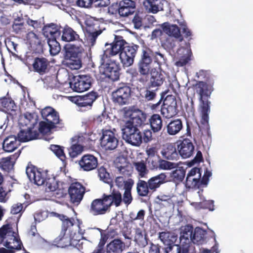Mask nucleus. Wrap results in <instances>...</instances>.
Wrapping results in <instances>:
<instances>
[{"label":"nucleus","mask_w":253,"mask_h":253,"mask_svg":"<svg viewBox=\"0 0 253 253\" xmlns=\"http://www.w3.org/2000/svg\"><path fill=\"white\" fill-rule=\"evenodd\" d=\"M26 39L31 47L41 45V40L38 36L33 32H29L26 35Z\"/></svg>","instance_id":"nucleus-51"},{"label":"nucleus","mask_w":253,"mask_h":253,"mask_svg":"<svg viewBox=\"0 0 253 253\" xmlns=\"http://www.w3.org/2000/svg\"><path fill=\"white\" fill-rule=\"evenodd\" d=\"M45 189L47 191H54L56 189V184L53 179H51L47 177L46 181L44 184Z\"/></svg>","instance_id":"nucleus-61"},{"label":"nucleus","mask_w":253,"mask_h":253,"mask_svg":"<svg viewBox=\"0 0 253 253\" xmlns=\"http://www.w3.org/2000/svg\"><path fill=\"white\" fill-rule=\"evenodd\" d=\"M65 57L67 64L72 70H78L82 65V58L84 52L83 47L75 44H67L64 47Z\"/></svg>","instance_id":"nucleus-5"},{"label":"nucleus","mask_w":253,"mask_h":253,"mask_svg":"<svg viewBox=\"0 0 253 253\" xmlns=\"http://www.w3.org/2000/svg\"><path fill=\"white\" fill-rule=\"evenodd\" d=\"M50 148L55 155L63 162V163H66V157L64 153L63 147L57 145H51Z\"/></svg>","instance_id":"nucleus-50"},{"label":"nucleus","mask_w":253,"mask_h":253,"mask_svg":"<svg viewBox=\"0 0 253 253\" xmlns=\"http://www.w3.org/2000/svg\"><path fill=\"white\" fill-rule=\"evenodd\" d=\"M186 174V170L183 167H178L173 170L170 174V177L175 183H179L183 181Z\"/></svg>","instance_id":"nucleus-46"},{"label":"nucleus","mask_w":253,"mask_h":253,"mask_svg":"<svg viewBox=\"0 0 253 253\" xmlns=\"http://www.w3.org/2000/svg\"><path fill=\"white\" fill-rule=\"evenodd\" d=\"M127 44L128 43L122 36L115 35L112 43H105L106 49L102 55V63H105L109 58L120 53Z\"/></svg>","instance_id":"nucleus-6"},{"label":"nucleus","mask_w":253,"mask_h":253,"mask_svg":"<svg viewBox=\"0 0 253 253\" xmlns=\"http://www.w3.org/2000/svg\"><path fill=\"white\" fill-rule=\"evenodd\" d=\"M139 46L136 44H127L120 53V58L124 66L129 67L134 62V59L137 53Z\"/></svg>","instance_id":"nucleus-15"},{"label":"nucleus","mask_w":253,"mask_h":253,"mask_svg":"<svg viewBox=\"0 0 253 253\" xmlns=\"http://www.w3.org/2000/svg\"><path fill=\"white\" fill-rule=\"evenodd\" d=\"M91 77L89 75H79L73 78V83L68 84L74 91L82 92L87 90L91 85Z\"/></svg>","instance_id":"nucleus-13"},{"label":"nucleus","mask_w":253,"mask_h":253,"mask_svg":"<svg viewBox=\"0 0 253 253\" xmlns=\"http://www.w3.org/2000/svg\"><path fill=\"white\" fill-rule=\"evenodd\" d=\"M0 244L13 251L20 250L23 246L18 235L13 230L12 225L6 224L0 228Z\"/></svg>","instance_id":"nucleus-2"},{"label":"nucleus","mask_w":253,"mask_h":253,"mask_svg":"<svg viewBox=\"0 0 253 253\" xmlns=\"http://www.w3.org/2000/svg\"><path fill=\"white\" fill-rule=\"evenodd\" d=\"M50 70V61L43 56L36 57L33 62V71L42 76L47 74Z\"/></svg>","instance_id":"nucleus-20"},{"label":"nucleus","mask_w":253,"mask_h":253,"mask_svg":"<svg viewBox=\"0 0 253 253\" xmlns=\"http://www.w3.org/2000/svg\"><path fill=\"white\" fill-rule=\"evenodd\" d=\"M162 27L163 31L167 34L178 39L180 42L183 41V38L180 34V29L176 25H169L168 23H165Z\"/></svg>","instance_id":"nucleus-35"},{"label":"nucleus","mask_w":253,"mask_h":253,"mask_svg":"<svg viewBox=\"0 0 253 253\" xmlns=\"http://www.w3.org/2000/svg\"><path fill=\"white\" fill-rule=\"evenodd\" d=\"M133 165L135 167V169L138 172L139 176L141 177H144L147 175L149 172L146 166V163L141 160L139 162L133 163Z\"/></svg>","instance_id":"nucleus-48"},{"label":"nucleus","mask_w":253,"mask_h":253,"mask_svg":"<svg viewBox=\"0 0 253 253\" xmlns=\"http://www.w3.org/2000/svg\"><path fill=\"white\" fill-rule=\"evenodd\" d=\"M0 104L3 108L4 110L8 113H11L16 110L17 106L11 98L4 97L1 99Z\"/></svg>","instance_id":"nucleus-43"},{"label":"nucleus","mask_w":253,"mask_h":253,"mask_svg":"<svg viewBox=\"0 0 253 253\" xmlns=\"http://www.w3.org/2000/svg\"><path fill=\"white\" fill-rule=\"evenodd\" d=\"M183 125L179 119L171 121L167 126V132L169 135H174L177 134L182 128Z\"/></svg>","instance_id":"nucleus-39"},{"label":"nucleus","mask_w":253,"mask_h":253,"mask_svg":"<svg viewBox=\"0 0 253 253\" xmlns=\"http://www.w3.org/2000/svg\"><path fill=\"white\" fill-rule=\"evenodd\" d=\"M42 118L57 128L61 129L64 127L63 120L60 119L59 113L51 107H46L41 111Z\"/></svg>","instance_id":"nucleus-12"},{"label":"nucleus","mask_w":253,"mask_h":253,"mask_svg":"<svg viewBox=\"0 0 253 253\" xmlns=\"http://www.w3.org/2000/svg\"><path fill=\"white\" fill-rule=\"evenodd\" d=\"M151 87L148 85L143 92V95H142V97L147 101L153 100L157 96L156 91L158 90V88L155 90H151Z\"/></svg>","instance_id":"nucleus-52"},{"label":"nucleus","mask_w":253,"mask_h":253,"mask_svg":"<svg viewBox=\"0 0 253 253\" xmlns=\"http://www.w3.org/2000/svg\"><path fill=\"white\" fill-rule=\"evenodd\" d=\"M102 197L110 209L113 205L116 207L120 206L123 202L121 193L119 190L114 188L111 189L109 194L104 193Z\"/></svg>","instance_id":"nucleus-22"},{"label":"nucleus","mask_w":253,"mask_h":253,"mask_svg":"<svg viewBox=\"0 0 253 253\" xmlns=\"http://www.w3.org/2000/svg\"><path fill=\"white\" fill-rule=\"evenodd\" d=\"M85 190V187L79 182L72 183L68 189L71 202L73 204H79L83 198Z\"/></svg>","instance_id":"nucleus-19"},{"label":"nucleus","mask_w":253,"mask_h":253,"mask_svg":"<svg viewBox=\"0 0 253 253\" xmlns=\"http://www.w3.org/2000/svg\"><path fill=\"white\" fill-rule=\"evenodd\" d=\"M161 114L166 118H170L178 113L176 98L172 95H168L164 100L161 108Z\"/></svg>","instance_id":"nucleus-14"},{"label":"nucleus","mask_w":253,"mask_h":253,"mask_svg":"<svg viewBox=\"0 0 253 253\" xmlns=\"http://www.w3.org/2000/svg\"><path fill=\"white\" fill-rule=\"evenodd\" d=\"M98 176L100 179L105 182H107L109 179L110 174L107 171L106 168L101 166L97 169Z\"/></svg>","instance_id":"nucleus-59"},{"label":"nucleus","mask_w":253,"mask_h":253,"mask_svg":"<svg viewBox=\"0 0 253 253\" xmlns=\"http://www.w3.org/2000/svg\"><path fill=\"white\" fill-rule=\"evenodd\" d=\"M151 128L154 132L160 131L163 126V122L161 117L157 114L152 115L149 120Z\"/></svg>","instance_id":"nucleus-42"},{"label":"nucleus","mask_w":253,"mask_h":253,"mask_svg":"<svg viewBox=\"0 0 253 253\" xmlns=\"http://www.w3.org/2000/svg\"><path fill=\"white\" fill-rule=\"evenodd\" d=\"M160 157L149 158L148 160V164L152 169H159Z\"/></svg>","instance_id":"nucleus-63"},{"label":"nucleus","mask_w":253,"mask_h":253,"mask_svg":"<svg viewBox=\"0 0 253 253\" xmlns=\"http://www.w3.org/2000/svg\"><path fill=\"white\" fill-rule=\"evenodd\" d=\"M151 77L148 84L149 87H158L164 83L165 78L161 72L154 71L151 73Z\"/></svg>","instance_id":"nucleus-38"},{"label":"nucleus","mask_w":253,"mask_h":253,"mask_svg":"<svg viewBox=\"0 0 253 253\" xmlns=\"http://www.w3.org/2000/svg\"><path fill=\"white\" fill-rule=\"evenodd\" d=\"M26 129H21L17 134L18 138L21 142H27L38 138L39 133L33 129L37 125L39 119L37 114L26 112L24 115Z\"/></svg>","instance_id":"nucleus-4"},{"label":"nucleus","mask_w":253,"mask_h":253,"mask_svg":"<svg viewBox=\"0 0 253 253\" xmlns=\"http://www.w3.org/2000/svg\"><path fill=\"white\" fill-rule=\"evenodd\" d=\"M99 97L97 92L92 91L83 96L71 97V101L80 107L91 108L93 103Z\"/></svg>","instance_id":"nucleus-16"},{"label":"nucleus","mask_w":253,"mask_h":253,"mask_svg":"<svg viewBox=\"0 0 253 253\" xmlns=\"http://www.w3.org/2000/svg\"><path fill=\"white\" fill-rule=\"evenodd\" d=\"M26 172L30 180L38 186L44 185L47 179L46 172L38 169L31 163H28Z\"/></svg>","instance_id":"nucleus-11"},{"label":"nucleus","mask_w":253,"mask_h":253,"mask_svg":"<svg viewBox=\"0 0 253 253\" xmlns=\"http://www.w3.org/2000/svg\"><path fill=\"white\" fill-rule=\"evenodd\" d=\"M191 60V55L188 54L182 56L178 61H176L175 65L177 67H183L186 65Z\"/></svg>","instance_id":"nucleus-60"},{"label":"nucleus","mask_w":253,"mask_h":253,"mask_svg":"<svg viewBox=\"0 0 253 253\" xmlns=\"http://www.w3.org/2000/svg\"><path fill=\"white\" fill-rule=\"evenodd\" d=\"M21 141L14 135H10L4 139L2 148L4 151L7 152L14 151L20 145Z\"/></svg>","instance_id":"nucleus-33"},{"label":"nucleus","mask_w":253,"mask_h":253,"mask_svg":"<svg viewBox=\"0 0 253 253\" xmlns=\"http://www.w3.org/2000/svg\"><path fill=\"white\" fill-rule=\"evenodd\" d=\"M122 137L126 142L133 146H139L142 142V135L140 130L129 123H126L122 129Z\"/></svg>","instance_id":"nucleus-7"},{"label":"nucleus","mask_w":253,"mask_h":253,"mask_svg":"<svg viewBox=\"0 0 253 253\" xmlns=\"http://www.w3.org/2000/svg\"><path fill=\"white\" fill-rule=\"evenodd\" d=\"M50 28V27H49L46 32H48L53 38H49L48 39V44L49 47L50 54L55 55L58 54L61 50L60 44L55 38V37L60 34V32L56 28L53 29L52 30H51Z\"/></svg>","instance_id":"nucleus-23"},{"label":"nucleus","mask_w":253,"mask_h":253,"mask_svg":"<svg viewBox=\"0 0 253 253\" xmlns=\"http://www.w3.org/2000/svg\"><path fill=\"white\" fill-rule=\"evenodd\" d=\"M171 234L169 232H162L159 233V238L161 241L166 245H169L173 243L170 238L172 237Z\"/></svg>","instance_id":"nucleus-55"},{"label":"nucleus","mask_w":253,"mask_h":253,"mask_svg":"<svg viewBox=\"0 0 253 253\" xmlns=\"http://www.w3.org/2000/svg\"><path fill=\"white\" fill-rule=\"evenodd\" d=\"M71 140L72 145L69 149V154L71 158H74L81 154L84 150L83 146L79 144L83 140V137L75 136L72 138Z\"/></svg>","instance_id":"nucleus-30"},{"label":"nucleus","mask_w":253,"mask_h":253,"mask_svg":"<svg viewBox=\"0 0 253 253\" xmlns=\"http://www.w3.org/2000/svg\"><path fill=\"white\" fill-rule=\"evenodd\" d=\"M75 220L73 218H69L66 219L62 223L61 231L66 232L67 229L73 226L74 224Z\"/></svg>","instance_id":"nucleus-62"},{"label":"nucleus","mask_w":253,"mask_h":253,"mask_svg":"<svg viewBox=\"0 0 253 253\" xmlns=\"http://www.w3.org/2000/svg\"><path fill=\"white\" fill-rule=\"evenodd\" d=\"M176 167V163L160 159L159 169H171Z\"/></svg>","instance_id":"nucleus-56"},{"label":"nucleus","mask_w":253,"mask_h":253,"mask_svg":"<svg viewBox=\"0 0 253 253\" xmlns=\"http://www.w3.org/2000/svg\"><path fill=\"white\" fill-rule=\"evenodd\" d=\"M61 40L63 41L70 42L73 41H81L82 42V40L80 38V36L72 28L66 25L62 31Z\"/></svg>","instance_id":"nucleus-31"},{"label":"nucleus","mask_w":253,"mask_h":253,"mask_svg":"<svg viewBox=\"0 0 253 253\" xmlns=\"http://www.w3.org/2000/svg\"><path fill=\"white\" fill-rule=\"evenodd\" d=\"M85 24L86 31L88 33V39L93 44L97 37L102 33V30L99 29L100 23L98 20L90 17L85 20Z\"/></svg>","instance_id":"nucleus-18"},{"label":"nucleus","mask_w":253,"mask_h":253,"mask_svg":"<svg viewBox=\"0 0 253 253\" xmlns=\"http://www.w3.org/2000/svg\"><path fill=\"white\" fill-rule=\"evenodd\" d=\"M136 190L138 195L141 197H146L149 193L148 182L139 179L137 183Z\"/></svg>","instance_id":"nucleus-47"},{"label":"nucleus","mask_w":253,"mask_h":253,"mask_svg":"<svg viewBox=\"0 0 253 253\" xmlns=\"http://www.w3.org/2000/svg\"><path fill=\"white\" fill-rule=\"evenodd\" d=\"M20 153V151H19L8 157L2 158L0 161V167L1 169L7 172L12 170Z\"/></svg>","instance_id":"nucleus-29"},{"label":"nucleus","mask_w":253,"mask_h":253,"mask_svg":"<svg viewBox=\"0 0 253 253\" xmlns=\"http://www.w3.org/2000/svg\"><path fill=\"white\" fill-rule=\"evenodd\" d=\"M12 29L13 32L17 34H21L23 32H26L24 23L21 22L20 20H15L12 25Z\"/></svg>","instance_id":"nucleus-54"},{"label":"nucleus","mask_w":253,"mask_h":253,"mask_svg":"<svg viewBox=\"0 0 253 253\" xmlns=\"http://www.w3.org/2000/svg\"><path fill=\"white\" fill-rule=\"evenodd\" d=\"M210 237L207 236V232L202 228L197 227L194 230L192 236V242L198 245L208 244L210 249L203 248V253H219L218 244L215 239V235L213 232H211Z\"/></svg>","instance_id":"nucleus-3"},{"label":"nucleus","mask_w":253,"mask_h":253,"mask_svg":"<svg viewBox=\"0 0 253 253\" xmlns=\"http://www.w3.org/2000/svg\"><path fill=\"white\" fill-rule=\"evenodd\" d=\"M179 154L183 158L190 157L194 151V146L193 143L188 139H184L177 145Z\"/></svg>","instance_id":"nucleus-24"},{"label":"nucleus","mask_w":253,"mask_h":253,"mask_svg":"<svg viewBox=\"0 0 253 253\" xmlns=\"http://www.w3.org/2000/svg\"><path fill=\"white\" fill-rule=\"evenodd\" d=\"M35 57L33 55V53L27 52L24 57L21 58V61L29 68L31 66L33 67V62Z\"/></svg>","instance_id":"nucleus-58"},{"label":"nucleus","mask_w":253,"mask_h":253,"mask_svg":"<svg viewBox=\"0 0 253 253\" xmlns=\"http://www.w3.org/2000/svg\"><path fill=\"white\" fill-rule=\"evenodd\" d=\"M166 177L165 173H161L150 178L148 181L150 190L155 191L161 184L166 182Z\"/></svg>","instance_id":"nucleus-36"},{"label":"nucleus","mask_w":253,"mask_h":253,"mask_svg":"<svg viewBox=\"0 0 253 253\" xmlns=\"http://www.w3.org/2000/svg\"><path fill=\"white\" fill-rule=\"evenodd\" d=\"M201 174L200 173L197 177H190L189 179L186 178L185 185L188 188H199L200 185V177Z\"/></svg>","instance_id":"nucleus-53"},{"label":"nucleus","mask_w":253,"mask_h":253,"mask_svg":"<svg viewBox=\"0 0 253 253\" xmlns=\"http://www.w3.org/2000/svg\"><path fill=\"white\" fill-rule=\"evenodd\" d=\"M135 2L132 0H121L119 2L118 13L121 16L126 17L134 12Z\"/></svg>","instance_id":"nucleus-25"},{"label":"nucleus","mask_w":253,"mask_h":253,"mask_svg":"<svg viewBox=\"0 0 253 253\" xmlns=\"http://www.w3.org/2000/svg\"><path fill=\"white\" fill-rule=\"evenodd\" d=\"M116 167L119 173L125 177L131 176L132 171V167L126 162L124 158L118 157L116 160Z\"/></svg>","instance_id":"nucleus-26"},{"label":"nucleus","mask_w":253,"mask_h":253,"mask_svg":"<svg viewBox=\"0 0 253 253\" xmlns=\"http://www.w3.org/2000/svg\"><path fill=\"white\" fill-rule=\"evenodd\" d=\"M54 245L58 248H66L71 245L70 238L66 235V232L61 231L60 235L53 241Z\"/></svg>","instance_id":"nucleus-41"},{"label":"nucleus","mask_w":253,"mask_h":253,"mask_svg":"<svg viewBox=\"0 0 253 253\" xmlns=\"http://www.w3.org/2000/svg\"><path fill=\"white\" fill-rule=\"evenodd\" d=\"M131 92V88L126 84H120L112 93L113 102L120 106L128 104L130 98Z\"/></svg>","instance_id":"nucleus-8"},{"label":"nucleus","mask_w":253,"mask_h":253,"mask_svg":"<svg viewBox=\"0 0 253 253\" xmlns=\"http://www.w3.org/2000/svg\"><path fill=\"white\" fill-rule=\"evenodd\" d=\"M143 4L147 10L153 13H156L163 8L162 0H146Z\"/></svg>","instance_id":"nucleus-40"},{"label":"nucleus","mask_w":253,"mask_h":253,"mask_svg":"<svg viewBox=\"0 0 253 253\" xmlns=\"http://www.w3.org/2000/svg\"><path fill=\"white\" fill-rule=\"evenodd\" d=\"M152 63L139 61L138 70L140 75L142 76L138 79L142 83H145L148 80L149 75L151 73Z\"/></svg>","instance_id":"nucleus-32"},{"label":"nucleus","mask_w":253,"mask_h":253,"mask_svg":"<svg viewBox=\"0 0 253 253\" xmlns=\"http://www.w3.org/2000/svg\"><path fill=\"white\" fill-rule=\"evenodd\" d=\"M154 56L153 50L146 46H143L139 61L152 63Z\"/></svg>","instance_id":"nucleus-45"},{"label":"nucleus","mask_w":253,"mask_h":253,"mask_svg":"<svg viewBox=\"0 0 253 253\" xmlns=\"http://www.w3.org/2000/svg\"><path fill=\"white\" fill-rule=\"evenodd\" d=\"M110 211V208L102 196L93 200L91 203L89 212L94 216L104 215Z\"/></svg>","instance_id":"nucleus-17"},{"label":"nucleus","mask_w":253,"mask_h":253,"mask_svg":"<svg viewBox=\"0 0 253 253\" xmlns=\"http://www.w3.org/2000/svg\"><path fill=\"white\" fill-rule=\"evenodd\" d=\"M78 164L82 169L89 171L97 168L98 159L93 155L85 154L79 161Z\"/></svg>","instance_id":"nucleus-21"},{"label":"nucleus","mask_w":253,"mask_h":253,"mask_svg":"<svg viewBox=\"0 0 253 253\" xmlns=\"http://www.w3.org/2000/svg\"><path fill=\"white\" fill-rule=\"evenodd\" d=\"M102 66L99 68V73L102 79H108L112 81H116L120 78V67L115 61L109 63H102Z\"/></svg>","instance_id":"nucleus-9"},{"label":"nucleus","mask_w":253,"mask_h":253,"mask_svg":"<svg viewBox=\"0 0 253 253\" xmlns=\"http://www.w3.org/2000/svg\"><path fill=\"white\" fill-rule=\"evenodd\" d=\"M55 128H56L48 122L44 120L42 121L39 124L38 132L42 134H46Z\"/></svg>","instance_id":"nucleus-49"},{"label":"nucleus","mask_w":253,"mask_h":253,"mask_svg":"<svg viewBox=\"0 0 253 253\" xmlns=\"http://www.w3.org/2000/svg\"><path fill=\"white\" fill-rule=\"evenodd\" d=\"M177 23L181 26V28L182 30V33L184 34V37L188 38L191 36V32L187 28L186 23L185 22H179V20H177Z\"/></svg>","instance_id":"nucleus-64"},{"label":"nucleus","mask_w":253,"mask_h":253,"mask_svg":"<svg viewBox=\"0 0 253 253\" xmlns=\"http://www.w3.org/2000/svg\"><path fill=\"white\" fill-rule=\"evenodd\" d=\"M163 157L169 160H177L179 154L174 144H167L161 152Z\"/></svg>","instance_id":"nucleus-34"},{"label":"nucleus","mask_w":253,"mask_h":253,"mask_svg":"<svg viewBox=\"0 0 253 253\" xmlns=\"http://www.w3.org/2000/svg\"><path fill=\"white\" fill-rule=\"evenodd\" d=\"M134 242L140 247L144 248L148 245V238L145 231L137 228L135 230Z\"/></svg>","instance_id":"nucleus-37"},{"label":"nucleus","mask_w":253,"mask_h":253,"mask_svg":"<svg viewBox=\"0 0 253 253\" xmlns=\"http://www.w3.org/2000/svg\"><path fill=\"white\" fill-rule=\"evenodd\" d=\"M146 114L139 109L134 110L130 115V121L126 123H129L132 126H141L145 124L146 120Z\"/></svg>","instance_id":"nucleus-27"},{"label":"nucleus","mask_w":253,"mask_h":253,"mask_svg":"<svg viewBox=\"0 0 253 253\" xmlns=\"http://www.w3.org/2000/svg\"><path fill=\"white\" fill-rule=\"evenodd\" d=\"M119 144L117 134L110 129H102L100 145L106 150L111 151L117 148Z\"/></svg>","instance_id":"nucleus-10"},{"label":"nucleus","mask_w":253,"mask_h":253,"mask_svg":"<svg viewBox=\"0 0 253 253\" xmlns=\"http://www.w3.org/2000/svg\"><path fill=\"white\" fill-rule=\"evenodd\" d=\"M126 248L124 242L120 239H113L106 246V253H122Z\"/></svg>","instance_id":"nucleus-28"},{"label":"nucleus","mask_w":253,"mask_h":253,"mask_svg":"<svg viewBox=\"0 0 253 253\" xmlns=\"http://www.w3.org/2000/svg\"><path fill=\"white\" fill-rule=\"evenodd\" d=\"M196 76L199 80L194 85V89L199 96L201 123L208 124L211 102L209 99L214 90V80L208 70H200Z\"/></svg>","instance_id":"nucleus-1"},{"label":"nucleus","mask_w":253,"mask_h":253,"mask_svg":"<svg viewBox=\"0 0 253 253\" xmlns=\"http://www.w3.org/2000/svg\"><path fill=\"white\" fill-rule=\"evenodd\" d=\"M193 227L192 225L187 224L181 228L180 239L181 241L182 239H185L186 241L188 240L189 242L191 241L192 242V236L193 234Z\"/></svg>","instance_id":"nucleus-44"},{"label":"nucleus","mask_w":253,"mask_h":253,"mask_svg":"<svg viewBox=\"0 0 253 253\" xmlns=\"http://www.w3.org/2000/svg\"><path fill=\"white\" fill-rule=\"evenodd\" d=\"M165 251L166 253H181L182 252L181 247L174 243L168 245V247L165 248Z\"/></svg>","instance_id":"nucleus-57"}]
</instances>
